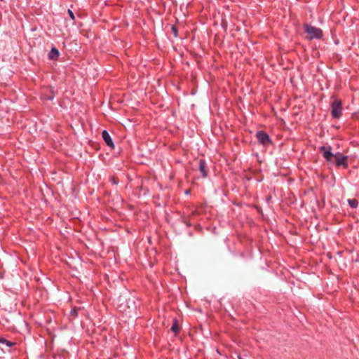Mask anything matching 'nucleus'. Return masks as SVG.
Listing matches in <instances>:
<instances>
[{"mask_svg": "<svg viewBox=\"0 0 359 359\" xmlns=\"http://www.w3.org/2000/svg\"><path fill=\"white\" fill-rule=\"evenodd\" d=\"M305 32L309 34L310 39H320L323 36L322 30L313 26L306 25Z\"/></svg>", "mask_w": 359, "mask_h": 359, "instance_id": "nucleus-1", "label": "nucleus"}, {"mask_svg": "<svg viewBox=\"0 0 359 359\" xmlns=\"http://www.w3.org/2000/svg\"><path fill=\"white\" fill-rule=\"evenodd\" d=\"M256 137L258 142L264 146L271 143L269 136L263 131H259L256 133Z\"/></svg>", "mask_w": 359, "mask_h": 359, "instance_id": "nucleus-2", "label": "nucleus"}, {"mask_svg": "<svg viewBox=\"0 0 359 359\" xmlns=\"http://www.w3.org/2000/svg\"><path fill=\"white\" fill-rule=\"evenodd\" d=\"M102 138L104 140L105 143L111 148H114V142L112 141V139H111L110 135L109 134V133L107 130L102 131Z\"/></svg>", "mask_w": 359, "mask_h": 359, "instance_id": "nucleus-3", "label": "nucleus"}, {"mask_svg": "<svg viewBox=\"0 0 359 359\" xmlns=\"http://www.w3.org/2000/svg\"><path fill=\"white\" fill-rule=\"evenodd\" d=\"M343 166L346 168L348 166V156L338 152V167Z\"/></svg>", "mask_w": 359, "mask_h": 359, "instance_id": "nucleus-4", "label": "nucleus"}, {"mask_svg": "<svg viewBox=\"0 0 359 359\" xmlns=\"http://www.w3.org/2000/svg\"><path fill=\"white\" fill-rule=\"evenodd\" d=\"M321 150L323 151L324 158H326L327 161H330V158L333 156L330 151V148L323 147H321Z\"/></svg>", "mask_w": 359, "mask_h": 359, "instance_id": "nucleus-5", "label": "nucleus"}, {"mask_svg": "<svg viewBox=\"0 0 359 359\" xmlns=\"http://www.w3.org/2000/svg\"><path fill=\"white\" fill-rule=\"evenodd\" d=\"M205 166H206L205 161L203 159H201L199 161V169H200V170L202 173V176L203 177H207V172L205 170Z\"/></svg>", "mask_w": 359, "mask_h": 359, "instance_id": "nucleus-6", "label": "nucleus"}, {"mask_svg": "<svg viewBox=\"0 0 359 359\" xmlns=\"http://www.w3.org/2000/svg\"><path fill=\"white\" fill-rule=\"evenodd\" d=\"M59 57V51L55 48H53L49 53V58L55 60Z\"/></svg>", "mask_w": 359, "mask_h": 359, "instance_id": "nucleus-7", "label": "nucleus"}, {"mask_svg": "<svg viewBox=\"0 0 359 359\" xmlns=\"http://www.w3.org/2000/svg\"><path fill=\"white\" fill-rule=\"evenodd\" d=\"M348 203L349 205L353 208H356L358 205V201L355 198L348 199Z\"/></svg>", "mask_w": 359, "mask_h": 359, "instance_id": "nucleus-8", "label": "nucleus"}, {"mask_svg": "<svg viewBox=\"0 0 359 359\" xmlns=\"http://www.w3.org/2000/svg\"><path fill=\"white\" fill-rule=\"evenodd\" d=\"M0 343L6 345L8 347H11L15 344V343H13L11 341H8L7 339H6L4 338H1V337H0Z\"/></svg>", "mask_w": 359, "mask_h": 359, "instance_id": "nucleus-9", "label": "nucleus"}, {"mask_svg": "<svg viewBox=\"0 0 359 359\" xmlns=\"http://www.w3.org/2000/svg\"><path fill=\"white\" fill-rule=\"evenodd\" d=\"M332 115L333 117L337 118V102L333 101L332 102Z\"/></svg>", "mask_w": 359, "mask_h": 359, "instance_id": "nucleus-10", "label": "nucleus"}, {"mask_svg": "<svg viewBox=\"0 0 359 359\" xmlns=\"http://www.w3.org/2000/svg\"><path fill=\"white\" fill-rule=\"evenodd\" d=\"M171 330L173 331L175 333H177L179 331V327L176 320H174L172 323Z\"/></svg>", "mask_w": 359, "mask_h": 359, "instance_id": "nucleus-11", "label": "nucleus"}, {"mask_svg": "<svg viewBox=\"0 0 359 359\" xmlns=\"http://www.w3.org/2000/svg\"><path fill=\"white\" fill-rule=\"evenodd\" d=\"M71 316L74 318H75L76 316H77V311L76 309H73L72 311H71V313H70Z\"/></svg>", "mask_w": 359, "mask_h": 359, "instance_id": "nucleus-12", "label": "nucleus"}, {"mask_svg": "<svg viewBox=\"0 0 359 359\" xmlns=\"http://www.w3.org/2000/svg\"><path fill=\"white\" fill-rule=\"evenodd\" d=\"M68 14H69V17L71 18V19H72V20H74L75 17H74V13H73L72 11H71L70 9H69V10H68Z\"/></svg>", "mask_w": 359, "mask_h": 359, "instance_id": "nucleus-13", "label": "nucleus"}, {"mask_svg": "<svg viewBox=\"0 0 359 359\" xmlns=\"http://www.w3.org/2000/svg\"><path fill=\"white\" fill-rule=\"evenodd\" d=\"M172 31L173 32L174 36L175 37H177V28L175 27L172 26Z\"/></svg>", "mask_w": 359, "mask_h": 359, "instance_id": "nucleus-14", "label": "nucleus"}, {"mask_svg": "<svg viewBox=\"0 0 359 359\" xmlns=\"http://www.w3.org/2000/svg\"><path fill=\"white\" fill-rule=\"evenodd\" d=\"M337 105H338V117H339V109L341 107V101L338 100Z\"/></svg>", "mask_w": 359, "mask_h": 359, "instance_id": "nucleus-15", "label": "nucleus"}, {"mask_svg": "<svg viewBox=\"0 0 359 359\" xmlns=\"http://www.w3.org/2000/svg\"><path fill=\"white\" fill-rule=\"evenodd\" d=\"M43 100H53V95H51V96H49V97H43Z\"/></svg>", "mask_w": 359, "mask_h": 359, "instance_id": "nucleus-16", "label": "nucleus"}, {"mask_svg": "<svg viewBox=\"0 0 359 359\" xmlns=\"http://www.w3.org/2000/svg\"><path fill=\"white\" fill-rule=\"evenodd\" d=\"M189 192H190V191H186V194H189Z\"/></svg>", "mask_w": 359, "mask_h": 359, "instance_id": "nucleus-17", "label": "nucleus"}]
</instances>
